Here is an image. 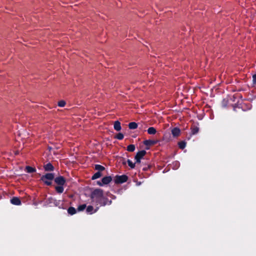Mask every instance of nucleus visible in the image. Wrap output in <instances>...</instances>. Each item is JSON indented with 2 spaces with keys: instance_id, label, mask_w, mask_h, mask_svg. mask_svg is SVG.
Masks as SVG:
<instances>
[{
  "instance_id": "nucleus-1",
  "label": "nucleus",
  "mask_w": 256,
  "mask_h": 256,
  "mask_svg": "<svg viewBox=\"0 0 256 256\" xmlns=\"http://www.w3.org/2000/svg\"><path fill=\"white\" fill-rule=\"evenodd\" d=\"M90 197L92 202L94 203L96 206H105L110 205L112 203V200H109L108 198L104 196V190L100 188L94 189L91 192Z\"/></svg>"
},
{
  "instance_id": "nucleus-2",
  "label": "nucleus",
  "mask_w": 256,
  "mask_h": 256,
  "mask_svg": "<svg viewBox=\"0 0 256 256\" xmlns=\"http://www.w3.org/2000/svg\"><path fill=\"white\" fill-rule=\"evenodd\" d=\"M54 178V173H47L44 175H43L40 178V180H42L45 184L48 186H50L52 184V180Z\"/></svg>"
},
{
  "instance_id": "nucleus-3",
  "label": "nucleus",
  "mask_w": 256,
  "mask_h": 256,
  "mask_svg": "<svg viewBox=\"0 0 256 256\" xmlns=\"http://www.w3.org/2000/svg\"><path fill=\"white\" fill-rule=\"evenodd\" d=\"M46 203L48 205L50 206H58L59 208H60V200H56L55 198H53L52 197H50L48 198L46 200Z\"/></svg>"
},
{
  "instance_id": "nucleus-4",
  "label": "nucleus",
  "mask_w": 256,
  "mask_h": 256,
  "mask_svg": "<svg viewBox=\"0 0 256 256\" xmlns=\"http://www.w3.org/2000/svg\"><path fill=\"white\" fill-rule=\"evenodd\" d=\"M128 180V176L125 174L119 176L116 175L115 176L114 181L116 184H120L124 183Z\"/></svg>"
},
{
  "instance_id": "nucleus-5",
  "label": "nucleus",
  "mask_w": 256,
  "mask_h": 256,
  "mask_svg": "<svg viewBox=\"0 0 256 256\" xmlns=\"http://www.w3.org/2000/svg\"><path fill=\"white\" fill-rule=\"evenodd\" d=\"M54 182L58 185L60 186H64L66 182V180L65 178L63 176H58L54 178Z\"/></svg>"
},
{
  "instance_id": "nucleus-6",
  "label": "nucleus",
  "mask_w": 256,
  "mask_h": 256,
  "mask_svg": "<svg viewBox=\"0 0 256 256\" xmlns=\"http://www.w3.org/2000/svg\"><path fill=\"white\" fill-rule=\"evenodd\" d=\"M158 141L155 140H145L144 141V144L146 146V149L149 150V147L150 146H153L157 143Z\"/></svg>"
},
{
  "instance_id": "nucleus-7",
  "label": "nucleus",
  "mask_w": 256,
  "mask_h": 256,
  "mask_svg": "<svg viewBox=\"0 0 256 256\" xmlns=\"http://www.w3.org/2000/svg\"><path fill=\"white\" fill-rule=\"evenodd\" d=\"M191 132L192 134H196L199 131V128L198 124H192L191 128Z\"/></svg>"
},
{
  "instance_id": "nucleus-8",
  "label": "nucleus",
  "mask_w": 256,
  "mask_h": 256,
  "mask_svg": "<svg viewBox=\"0 0 256 256\" xmlns=\"http://www.w3.org/2000/svg\"><path fill=\"white\" fill-rule=\"evenodd\" d=\"M112 177L111 176H106L102 179L103 186L110 184L112 181Z\"/></svg>"
},
{
  "instance_id": "nucleus-9",
  "label": "nucleus",
  "mask_w": 256,
  "mask_h": 256,
  "mask_svg": "<svg viewBox=\"0 0 256 256\" xmlns=\"http://www.w3.org/2000/svg\"><path fill=\"white\" fill-rule=\"evenodd\" d=\"M99 208L98 206H97L96 209L94 210V207L92 206H88L86 208V212L88 214H92L94 212H96Z\"/></svg>"
},
{
  "instance_id": "nucleus-10",
  "label": "nucleus",
  "mask_w": 256,
  "mask_h": 256,
  "mask_svg": "<svg viewBox=\"0 0 256 256\" xmlns=\"http://www.w3.org/2000/svg\"><path fill=\"white\" fill-rule=\"evenodd\" d=\"M10 202L14 205L20 206L22 202L20 199L18 197H13L10 199Z\"/></svg>"
},
{
  "instance_id": "nucleus-11",
  "label": "nucleus",
  "mask_w": 256,
  "mask_h": 256,
  "mask_svg": "<svg viewBox=\"0 0 256 256\" xmlns=\"http://www.w3.org/2000/svg\"><path fill=\"white\" fill-rule=\"evenodd\" d=\"M146 152L145 150L138 151L136 154L134 158H137L142 160L143 158V157L146 155Z\"/></svg>"
},
{
  "instance_id": "nucleus-12",
  "label": "nucleus",
  "mask_w": 256,
  "mask_h": 256,
  "mask_svg": "<svg viewBox=\"0 0 256 256\" xmlns=\"http://www.w3.org/2000/svg\"><path fill=\"white\" fill-rule=\"evenodd\" d=\"M45 171L52 172L54 170V166L50 162H48L44 166Z\"/></svg>"
},
{
  "instance_id": "nucleus-13",
  "label": "nucleus",
  "mask_w": 256,
  "mask_h": 256,
  "mask_svg": "<svg viewBox=\"0 0 256 256\" xmlns=\"http://www.w3.org/2000/svg\"><path fill=\"white\" fill-rule=\"evenodd\" d=\"M172 134L174 137L178 136L180 132V130L179 128L176 127L172 130Z\"/></svg>"
},
{
  "instance_id": "nucleus-14",
  "label": "nucleus",
  "mask_w": 256,
  "mask_h": 256,
  "mask_svg": "<svg viewBox=\"0 0 256 256\" xmlns=\"http://www.w3.org/2000/svg\"><path fill=\"white\" fill-rule=\"evenodd\" d=\"M114 129L116 131L120 130L122 129L120 122L118 120L114 122Z\"/></svg>"
},
{
  "instance_id": "nucleus-15",
  "label": "nucleus",
  "mask_w": 256,
  "mask_h": 256,
  "mask_svg": "<svg viewBox=\"0 0 256 256\" xmlns=\"http://www.w3.org/2000/svg\"><path fill=\"white\" fill-rule=\"evenodd\" d=\"M26 171L27 172L30 174L36 172V169L34 168L28 166L26 167Z\"/></svg>"
},
{
  "instance_id": "nucleus-16",
  "label": "nucleus",
  "mask_w": 256,
  "mask_h": 256,
  "mask_svg": "<svg viewBox=\"0 0 256 256\" xmlns=\"http://www.w3.org/2000/svg\"><path fill=\"white\" fill-rule=\"evenodd\" d=\"M68 212L70 215H74L76 214V210L74 208L70 206L68 209Z\"/></svg>"
},
{
  "instance_id": "nucleus-17",
  "label": "nucleus",
  "mask_w": 256,
  "mask_h": 256,
  "mask_svg": "<svg viewBox=\"0 0 256 256\" xmlns=\"http://www.w3.org/2000/svg\"><path fill=\"white\" fill-rule=\"evenodd\" d=\"M55 190L58 193L62 194L64 192V188L63 187V186L58 185V186H56L55 187Z\"/></svg>"
},
{
  "instance_id": "nucleus-18",
  "label": "nucleus",
  "mask_w": 256,
  "mask_h": 256,
  "mask_svg": "<svg viewBox=\"0 0 256 256\" xmlns=\"http://www.w3.org/2000/svg\"><path fill=\"white\" fill-rule=\"evenodd\" d=\"M142 164H144L145 166L142 168V170L144 171H147L148 170L150 169L152 167V166L150 164H147L146 162H142Z\"/></svg>"
},
{
  "instance_id": "nucleus-19",
  "label": "nucleus",
  "mask_w": 256,
  "mask_h": 256,
  "mask_svg": "<svg viewBox=\"0 0 256 256\" xmlns=\"http://www.w3.org/2000/svg\"><path fill=\"white\" fill-rule=\"evenodd\" d=\"M94 169L98 170V172H102L105 170V168L100 164H95Z\"/></svg>"
},
{
  "instance_id": "nucleus-20",
  "label": "nucleus",
  "mask_w": 256,
  "mask_h": 256,
  "mask_svg": "<svg viewBox=\"0 0 256 256\" xmlns=\"http://www.w3.org/2000/svg\"><path fill=\"white\" fill-rule=\"evenodd\" d=\"M148 133L149 134H154L156 132V129L154 127H150L148 129Z\"/></svg>"
},
{
  "instance_id": "nucleus-21",
  "label": "nucleus",
  "mask_w": 256,
  "mask_h": 256,
  "mask_svg": "<svg viewBox=\"0 0 256 256\" xmlns=\"http://www.w3.org/2000/svg\"><path fill=\"white\" fill-rule=\"evenodd\" d=\"M128 128L131 130H134L138 128V124L135 122H131L128 124Z\"/></svg>"
},
{
  "instance_id": "nucleus-22",
  "label": "nucleus",
  "mask_w": 256,
  "mask_h": 256,
  "mask_svg": "<svg viewBox=\"0 0 256 256\" xmlns=\"http://www.w3.org/2000/svg\"><path fill=\"white\" fill-rule=\"evenodd\" d=\"M102 176V174L101 173V172H96L92 177V180H96L97 178H100L101 176Z\"/></svg>"
},
{
  "instance_id": "nucleus-23",
  "label": "nucleus",
  "mask_w": 256,
  "mask_h": 256,
  "mask_svg": "<svg viewBox=\"0 0 256 256\" xmlns=\"http://www.w3.org/2000/svg\"><path fill=\"white\" fill-rule=\"evenodd\" d=\"M186 142L185 141H180L178 142V145L180 148L183 150L186 146Z\"/></svg>"
},
{
  "instance_id": "nucleus-24",
  "label": "nucleus",
  "mask_w": 256,
  "mask_h": 256,
  "mask_svg": "<svg viewBox=\"0 0 256 256\" xmlns=\"http://www.w3.org/2000/svg\"><path fill=\"white\" fill-rule=\"evenodd\" d=\"M136 149V146L134 144H130L127 146V150L130 152H133Z\"/></svg>"
},
{
  "instance_id": "nucleus-25",
  "label": "nucleus",
  "mask_w": 256,
  "mask_h": 256,
  "mask_svg": "<svg viewBox=\"0 0 256 256\" xmlns=\"http://www.w3.org/2000/svg\"><path fill=\"white\" fill-rule=\"evenodd\" d=\"M86 204H81L78 207L77 210L78 212H81L84 210L86 208Z\"/></svg>"
},
{
  "instance_id": "nucleus-26",
  "label": "nucleus",
  "mask_w": 256,
  "mask_h": 256,
  "mask_svg": "<svg viewBox=\"0 0 256 256\" xmlns=\"http://www.w3.org/2000/svg\"><path fill=\"white\" fill-rule=\"evenodd\" d=\"M124 134L122 133H118L114 136V138L118 140H122L124 138Z\"/></svg>"
},
{
  "instance_id": "nucleus-27",
  "label": "nucleus",
  "mask_w": 256,
  "mask_h": 256,
  "mask_svg": "<svg viewBox=\"0 0 256 256\" xmlns=\"http://www.w3.org/2000/svg\"><path fill=\"white\" fill-rule=\"evenodd\" d=\"M127 163H128V166L131 168H135V164L133 163L130 160L128 159L127 160Z\"/></svg>"
},
{
  "instance_id": "nucleus-28",
  "label": "nucleus",
  "mask_w": 256,
  "mask_h": 256,
  "mask_svg": "<svg viewBox=\"0 0 256 256\" xmlns=\"http://www.w3.org/2000/svg\"><path fill=\"white\" fill-rule=\"evenodd\" d=\"M66 102L63 100H60L58 102V106H59L60 107H64L66 105Z\"/></svg>"
},
{
  "instance_id": "nucleus-29",
  "label": "nucleus",
  "mask_w": 256,
  "mask_h": 256,
  "mask_svg": "<svg viewBox=\"0 0 256 256\" xmlns=\"http://www.w3.org/2000/svg\"><path fill=\"white\" fill-rule=\"evenodd\" d=\"M228 103V100L226 99H224L222 101V105L224 107H226L227 106V104Z\"/></svg>"
},
{
  "instance_id": "nucleus-30",
  "label": "nucleus",
  "mask_w": 256,
  "mask_h": 256,
  "mask_svg": "<svg viewBox=\"0 0 256 256\" xmlns=\"http://www.w3.org/2000/svg\"><path fill=\"white\" fill-rule=\"evenodd\" d=\"M252 84L256 86V74L252 76Z\"/></svg>"
},
{
  "instance_id": "nucleus-31",
  "label": "nucleus",
  "mask_w": 256,
  "mask_h": 256,
  "mask_svg": "<svg viewBox=\"0 0 256 256\" xmlns=\"http://www.w3.org/2000/svg\"><path fill=\"white\" fill-rule=\"evenodd\" d=\"M135 160H136V162H135V164H140L141 162V159H139V158H134Z\"/></svg>"
},
{
  "instance_id": "nucleus-32",
  "label": "nucleus",
  "mask_w": 256,
  "mask_h": 256,
  "mask_svg": "<svg viewBox=\"0 0 256 256\" xmlns=\"http://www.w3.org/2000/svg\"><path fill=\"white\" fill-rule=\"evenodd\" d=\"M96 184L99 186H103V184H102V181H97Z\"/></svg>"
},
{
  "instance_id": "nucleus-33",
  "label": "nucleus",
  "mask_w": 256,
  "mask_h": 256,
  "mask_svg": "<svg viewBox=\"0 0 256 256\" xmlns=\"http://www.w3.org/2000/svg\"><path fill=\"white\" fill-rule=\"evenodd\" d=\"M127 162V160L126 161L124 158H123V161L122 162V164L123 165H126Z\"/></svg>"
}]
</instances>
